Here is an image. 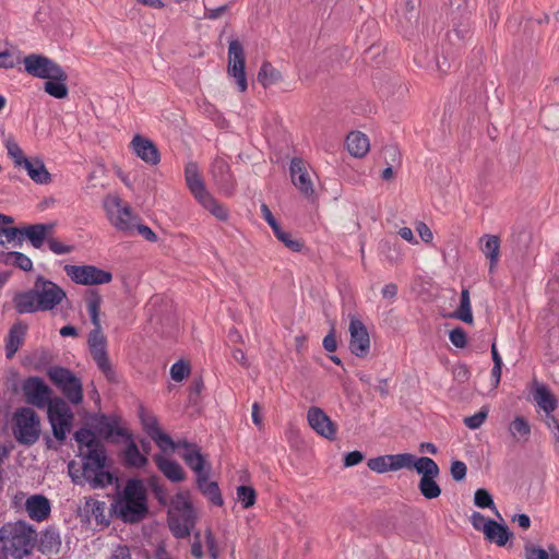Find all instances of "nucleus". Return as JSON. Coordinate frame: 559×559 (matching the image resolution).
Segmentation results:
<instances>
[{"mask_svg": "<svg viewBox=\"0 0 559 559\" xmlns=\"http://www.w3.org/2000/svg\"><path fill=\"white\" fill-rule=\"evenodd\" d=\"M82 456V477L93 489H102L112 484L114 475L106 471V449L96 433L86 427L74 432Z\"/></svg>", "mask_w": 559, "mask_h": 559, "instance_id": "1", "label": "nucleus"}, {"mask_svg": "<svg viewBox=\"0 0 559 559\" xmlns=\"http://www.w3.org/2000/svg\"><path fill=\"white\" fill-rule=\"evenodd\" d=\"M67 298L62 287L55 282L38 275L34 287L19 292L13 296L14 309L20 314L50 311Z\"/></svg>", "mask_w": 559, "mask_h": 559, "instance_id": "2", "label": "nucleus"}, {"mask_svg": "<svg viewBox=\"0 0 559 559\" xmlns=\"http://www.w3.org/2000/svg\"><path fill=\"white\" fill-rule=\"evenodd\" d=\"M100 304V295L97 292H92L86 299L87 311L94 325V329L90 332L87 337L88 349L97 368L102 371L104 377L109 382H117V373L107 353V341L102 333L99 320Z\"/></svg>", "mask_w": 559, "mask_h": 559, "instance_id": "3", "label": "nucleus"}, {"mask_svg": "<svg viewBox=\"0 0 559 559\" xmlns=\"http://www.w3.org/2000/svg\"><path fill=\"white\" fill-rule=\"evenodd\" d=\"M112 510L124 523L140 522L147 513V497L143 481L138 478L129 479L122 493L114 501Z\"/></svg>", "mask_w": 559, "mask_h": 559, "instance_id": "4", "label": "nucleus"}, {"mask_svg": "<svg viewBox=\"0 0 559 559\" xmlns=\"http://www.w3.org/2000/svg\"><path fill=\"white\" fill-rule=\"evenodd\" d=\"M34 533L25 521L9 522L0 528V543L13 558L24 559L34 547Z\"/></svg>", "mask_w": 559, "mask_h": 559, "instance_id": "5", "label": "nucleus"}, {"mask_svg": "<svg viewBox=\"0 0 559 559\" xmlns=\"http://www.w3.org/2000/svg\"><path fill=\"white\" fill-rule=\"evenodd\" d=\"M168 524L176 538H185L190 535L195 524V514L188 492H178L171 498Z\"/></svg>", "mask_w": 559, "mask_h": 559, "instance_id": "6", "label": "nucleus"}, {"mask_svg": "<svg viewBox=\"0 0 559 559\" xmlns=\"http://www.w3.org/2000/svg\"><path fill=\"white\" fill-rule=\"evenodd\" d=\"M13 436L24 445L35 444L40 436V419L29 407L17 408L13 414Z\"/></svg>", "mask_w": 559, "mask_h": 559, "instance_id": "7", "label": "nucleus"}, {"mask_svg": "<svg viewBox=\"0 0 559 559\" xmlns=\"http://www.w3.org/2000/svg\"><path fill=\"white\" fill-rule=\"evenodd\" d=\"M104 207L109 222L116 229L127 236L134 234V226H136L140 217L119 197H107L104 201Z\"/></svg>", "mask_w": 559, "mask_h": 559, "instance_id": "8", "label": "nucleus"}, {"mask_svg": "<svg viewBox=\"0 0 559 559\" xmlns=\"http://www.w3.org/2000/svg\"><path fill=\"white\" fill-rule=\"evenodd\" d=\"M47 415L53 437L58 441L63 442L72 428L73 412L66 401L55 397L47 406Z\"/></svg>", "mask_w": 559, "mask_h": 559, "instance_id": "9", "label": "nucleus"}, {"mask_svg": "<svg viewBox=\"0 0 559 559\" xmlns=\"http://www.w3.org/2000/svg\"><path fill=\"white\" fill-rule=\"evenodd\" d=\"M412 468H414L417 474L421 475L418 484L420 493L426 499L438 498L441 493V488L435 480L440 473L438 464L428 456H415L414 463H412Z\"/></svg>", "mask_w": 559, "mask_h": 559, "instance_id": "10", "label": "nucleus"}, {"mask_svg": "<svg viewBox=\"0 0 559 559\" xmlns=\"http://www.w3.org/2000/svg\"><path fill=\"white\" fill-rule=\"evenodd\" d=\"M47 374L69 402L74 405L82 402V383L72 371L63 367L55 366L49 368Z\"/></svg>", "mask_w": 559, "mask_h": 559, "instance_id": "11", "label": "nucleus"}, {"mask_svg": "<svg viewBox=\"0 0 559 559\" xmlns=\"http://www.w3.org/2000/svg\"><path fill=\"white\" fill-rule=\"evenodd\" d=\"M66 274L72 282L80 285H102L111 282L112 274L109 271L95 265H70L64 266Z\"/></svg>", "mask_w": 559, "mask_h": 559, "instance_id": "12", "label": "nucleus"}, {"mask_svg": "<svg viewBox=\"0 0 559 559\" xmlns=\"http://www.w3.org/2000/svg\"><path fill=\"white\" fill-rule=\"evenodd\" d=\"M25 71L38 79H50L51 76L62 78V68L52 59L39 55L29 53L23 60Z\"/></svg>", "mask_w": 559, "mask_h": 559, "instance_id": "13", "label": "nucleus"}, {"mask_svg": "<svg viewBox=\"0 0 559 559\" xmlns=\"http://www.w3.org/2000/svg\"><path fill=\"white\" fill-rule=\"evenodd\" d=\"M245 68L246 58L243 47L239 40L234 39L229 43L228 46L227 72L236 80L238 90L240 92H246L248 88Z\"/></svg>", "mask_w": 559, "mask_h": 559, "instance_id": "14", "label": "nucleus"}, {"mask_svg": "<svg viewBox=\"0 0 559 559\" xmlns=\"http://www.w3.org/2000/svg\"><path fill=\"white\" fill-rule=\"evenodd\" d=\"M22 391L26 402L39 409L46 408L51 399V389L39 377H28L22 383Z\"/></svg>", "mask_w": 559, "mask_h": 559, "instance_id": "15", "label": "nucleus"}, {"mask_svg": "<svg viewBox=\"0 0 559 559\" xmlns=\"http://www.w3.org/2000/svg\"><path fill=\"white\" fill-rule=\"evenodd\" d=\"M415 455L411 453L385 454L371 457L367 461V466L372 472L384 474L395 472L401 468H412Z\"/></svg>", "mask_w": 559, "mask_h": 559, "instance_id": "16", "label": "nucleus"}, {"mask_svg": "<svg viewBox=\"0 0 559 559\" xmlns=\"http://www.w3.org/2000/svg\"><path fill=\"white\" fill-rule=\"evenodd\" d=\"M289 174L292 182L298 189V191L305 198L313 200L316 192L307 163L299 157L292 158L289 164Z\"/></svg>", "mask_w": 559, "mask_h": 559, "instance_id": "17", "label": "nucleus"}, {"mask_svg": "<svg viewBox=\"0 0 559 559\" xmlns=\"http://www.w3.org/2000/svg\"><path fill=\"white\" fill-rule=\"evenodd\" d=\"M349 350L353 355L364 358L370 349V336L364 322L352 317L349 322Z\"/></svg>", "mask_w": 559, "mask_h": 559, "instance_id": "18", "label": "nucleus"}, {"mask_svg": "<svg viewBox=\"0 0 559 559\" xmlns=\"http://www.w3.org/2000/svg\"><path fill=\"white\" fill-rule=\"evenodd\" d=\"M309 426L320 437L333 441L336 439L337 425L328 416V414L318 406H311L307 412Z\"/></svg>", "mask_w": 559, "mask_h": 559, "instance_id": "19", "label": "nucleus"}, {"mask_svg": "<svg viewBox=\"0 0 559 559\" xmlns=\"http://www.w3.org/2000/svg\"><path fill=\"white\" fill-rule=\"evenodd\" d=\"M107 433L108 435H117L120 437H126L128 439V444L123 451V460L126 465L130 467L141 468L147 464V457L142 454L136 445V443L132 440L131 436L127 433V431L118 427L114 424H107Z\"/></svg>", "mask_w": 559, "mask_h": 559, "instance_id": "20", "label": "nucleus"}, {"mask_svg": "<svg viewBox=\"0 0 559 559\" xmlns=\"http://www.w3.org/2000/svg\"><path fill=\"white\" fill-rule=\"evenodd\" d=\"M210 171L216 187L225 194H231L235 188V180L228 159L217 156L213 160Z\"/></svg>", "mask_w": 559, "mask_h": 559, "instance_id": "21", "label": "nucleus"}, {"mask_svg": "<svg viewBox=\"0 0 559 559\" xmlns=\"http://www.w3.org/2000/svg\"><path fill=\"white\" fill-rule=\"evenodd\" d=\"M181 444L180 449H182V452L180 455L185 463L194 472L195 477L211 472V465L206 463L204 455L195 443L183 440Z\"/></svg>", "mask_w": 559, "mask_h": 559, "instance_id": "22", "label": "nucleus"}, {"mask_svg": "<svg viewBox=\"0 0 559 559\" xmlns=\"http://www.w3.org/2000/svg\"><path fill=\"white\" fill-rule=\"evenodd\" d=\"M133 153L146 164L157 165L160 160L156 145L147 138L140 134L134 135L131 141Z\"/></svg>", "mask_w": 559, "mask_h": 559, "instance_id": "23", "label": "nucleus"}, {"mask_svg": "<svg viewBox=\"0 0 559 559\" xmlns=\"http://www.w3.org/2000/svg\"><path fill=\"white\" fill-rule=\"evenodd\" d=\"M53 229V223L27 225L22 227V236L25 237L35 249H40L45 243L48 245Z\"/></svg>", "mask_w": 559, "mask_h": 559, "instance_id": "24", "label": "nucleus"}, {"mask_svg": "<svg viewBox=\"0 0 559 559\" xmlns=\"http://www.w3.org/2000/svg\"><path fill=\"white\" fill-rule=\"evenodd\" d=\"M185 179L187 187L197 201L210 193L200 176L199 166L195 162L187 163L185 167Z\"/></svg>", "mask_w": 559, "mask_h": 559, "instance_id": "25", "label": "nucleus"}, {"mask_svg": "<svg viewBox=\"0 0 559 559\" xmlns=\"http://www.w3.org/2000/svg\"><path fill=\"white\" fill-rule=\"evenodd\" d=\"M60 532L55 526H48L40 533L38 542V550L46 556H53L60 551L61 548Z\"/></svg>", "mask_w": 559, "mask_h": 559, "instance_id": "26", "label": "nucleus"}, {"mask_svg": "<svg viewBox=\"0 0 559 559\" xmlns=\"http://www.w3.org/2000/svg\"><path fill=\"white\" fill-rule=\"evenodd\" d=\"M153 460L158 471L170 481L179 483L186 478L185 471L178 462L170 460L163 454H155Z\"/></svg>", "mask_w": 559, "mask_h": 559, "instance_id": "27", "label": "nucleus"}, {"mask_svg": "<svg viewBox=\"0 0 559 559\" xmlns=\"http://www.w3.org/2000/svg\"><path fill=\"white\" fill-rule=\"evenodd\" d=\"M25 508L28 516L37 522L46 520L50 515V501L43 495H34L27 498Z\"/></svg>", "mask_w": 559, "mask_h": 559, "instance_id": "28", "label": "nucleus"}, {"mask_svg": "<svg viewBox=\"0 0 559 559\" xmlns=\"http://www.w3.org/2000/svg\"><path fill=\"white\" fill-rule=\"evenodd\" d=\"M26 331L27 325L23 322H16L10 328L5 338V356L8 359H11L23 345Z\"/></svg>", "mask_w": 559, "mask_h": 559, "instance_id": "29", "label": "nucleus"}, {"mask_svg": "<svg viewBox=\"0 0 559 559\" xmlns=\"http://www.w3.org/2000/svg\"><path fill=\"white\" fill-rule=\"evenodd\" d=\"M479 242L481 252L489 260V273H493L500 258V239L495 235H484Z\"/></svg>", "mask_w": 559, "mask_h": 559, "instance_id": "30", "label": "nucleus"}, {"mask_svg": "<svg viewBox=\"0 0 559 559\" xmlns=\"http://www.w3.org/2000/svg\"><path fill=\"white\" fill-rule=\"evenodd\" d=\"M348 153L354 156L361 158L370 148L368 136L360 131H352L345 141Z\"/></svg>", "mask_w": 559, "mask_h": 559, "instance_id": "31", "label": "nucleus"}, {"mask_svg": "<svg viewBox=\"0 0 559 559\" xmlns=\"http://www.w3.org/2000/svg\"><path fill=\"white\" fill-rule=\"evenodd\" d=\"M21 168L25 169L28 177L37 185H47L51 180L44 162L38 157L28 158Z\"/></svg>", "mask_w": 559, "mask_h": 559, "instance_id": "32", "label": "nucleus"}, {"mask_svg": "<svg viewBox=\"0 0 559 559\" xmlns=\"http://www.w3.org/2000/svg\"><path fill=\"white\" fill-rule=\"evenodd\" d=\"M534 400L539 408L545 412V419L554 416V411L557 407V400L550 390L544 384H537L534 392Z\"/></svg>", "mask_w": 559, "mask_h": 559, "instance_id": "33", "label": "nucleus"}, {"mask_svg": "<svg viewBox=\"0 0 559 559\" xmlns=\"http://www.w3.org/2000/svg\"><path fill=\"white\" fill-rule=\"evenodd\" d=\"M210 473L197 477V486L199 490L215 506H223V498L218 484L209 480Z\"/></svg>", "mask_w": 559, "mask_h": 559, "instance_id": "34", "label": "nucleus"}, {"mask_svg": "<svg viewBox=\"0 0 559 559\" xmlns=\"http://www.w3.org/2000/svg\"><path fill=\"white\" fill-rule=\"evenodd\" d=\"M484 535L488 542L495 543L498 546H504L512 536V533L506 524L490 521Z\"/></svg>", "mask_w": 559, "mask_h": 559, "instance_id": "35", "label": "nucleus"}, {"mask_svg": "<svg viewBox=\"0 0 559 559\" xmlns=\"http://www.w3.org/2000/svg\"><path fill=\"white\" fill-rule=\"evenodd\" d=\"M83 512L88 520H95L96 524L108 525L109 523L106 519V503L104 501L93 498L87 499L84 503Z\"/></svg>", "mask_w": 559, "mask_h": 559, "instance_id": "36", "label": "nucleus"}, {"mask_svg": "<svg viewBox=\"0 0 559 559\" xmlns=\"http://www.w3.org/2000/svg\"><path fill=\"white\" fill-rule=\"evenodd\" d=\"M62 75V78L51 76L50 79H47V81L44 83V91L57 99H63L69 94V88L66 84L68 80V74L63 69Z\"/></svg>", "mask_w": 559, "mask_h": 559, "instance_id": "37", "label": "nucleus"}, {"mask_svg": "<svg viewBox=\"0 0 559 559\" xmlns=\"http://www.w3.org/2000/svg\"><path fill=\"white\" fill-rule=\"evenodd\" d=\"M205 210L222 222H226L229 217L228 210L221 204L211 193L206 194L198 201Z\"/></svg>", "mask_w": 559, "mask_h": 559, "instance_id": "38", "label": "nucleus"}, {"mask_svg": "<svg viewBox=\"0 0 559 559\" xmlns=\"http://www.w3.org/2000/svg\"><path fill=\"white\" fill-rule=\"evenodd\" d=\"M454 317L464 323L473 322V312L471 306L469 292L467 288H463L461 292L460 306L455 311Z\"/></svg>", "mask_w": 559, "mask_h": 559, "instance_id": "39", "label": "nucleus"}, {"mask_svg": "<svg viewBox=\"0 0 559 559\" xmlns=\"http://www.w3.org/2000/svg\"><path fill=\"white\" fill-rule=\"evenodd\" d=\"M4 146L7 148L8 156L12 159L14 167L21 168L23 164L28 159L19 143L9 136L4 140Z\"/></svg>", "mask_w": 559, "mask_h": 559, "instance_id": "40", "label": "nucleus"}, {"mask_svg": "<svg viewBox=\"0 0 559 559\" xmlns=\"http://www.w3.org/2000/svg\"><path fill=\"white\" fill-rule=\"evenodd\" d=\"M509 432L516 440L527 439L531 435V426L525 417L516 416L509 425Z\"/></svg>", "mask_w": 559, "mask_h": 559, "instance_id": "41", "label": "nucleus"}, {"mask_svg": "<svg viewBox=\"0 0 559 559\" xmlns=\"http://www.w3.org/2000/svg\"><path fill=\"white\" fill-rule=\"evenodd\" d=\"M155 444L162 450H176L181 448L183 440L174 441L169 435L164 432L162 429L150 436Z\"/></svg>", "mask_w": 559, "mask_h": 559, "instance_id": "42", "label": "nucleus"}, {"mask_svg": "<svg viewBox=\"0 0 559 559\" xmlns=\"http://www.w3.org/2000/svg\"><path fill=\"white\" fill-rule=\"evenodd\" d=\"M280 79V73L276 71L271 63L264 62L258 73L259 82L264 86L274 84Z\"/></svg>", "mask_w": 559, "mask_h": 559, "instance_id": "43", "label": "nucleus"}, {"mask_svg": "<svg viewBox=\"0 0 559 559\" xmlns=\"http://www.w3.org/2000/svg\"><path fill=\"white\" fill-rule=\"evenodd\" d=\"M139 417L143 429L148 436H152L153 433L160 430L157 418L154 415L147 413L143 407L140 408Z\"/></svg>", "mask_w": 559, "mask_h": 559, "instance_id": "44", "label": "nucleus"}, {"mask_svg": "<svg viewBox=\"0 0 559 559\" xmlns=\"http://www.w3.org/2000/svg\"><path fill=\"white\" fill-rule=\"evenodd\" d=\"M474 503L476 507L481 508V509H485V508L491 509V510L496 511L498 516H500V514L498 513V511L496 509L492 496L489 493L488 490H486L484 488L477 489L474 493Z\"/></svg>", "mask_w": 559, "mask_h": 559, "instance_id": "45", "label": "nucleus"}, {"mask_svg": "<svg viewBox=\"0 0 559 559\" xmlns=\"http://www.w3.org/2000/svg\"><path fill=\"white\" fill-rule=\"evenodd\" d=\"M237 498L243 509H249L255 503L257 493L252 487L242 485L237 488Z\"/></svg>", "mask_w": 559, "mask_h": 559, "instance_id": "46", "label": "nucleus"}, {"mask_svg": "<svg viewBox=\"0 0 559 559\" xmlns=\"http://www.w3.org/2000/svg\"><path fill=\"white\" fill-rule=\"evenodd\" d=\"M274 235L292 251L299 252L301 250L302 243L296 239H293L292 235L288 231H285L282 228H280L278 231L274 233Z\"/></svg>", "mask_w": 559, "mask_h": 559, "instance_id": "47", "label": "nucleus"}, {"mask_svg": "<svg viewBox=\"0 0 559 559\" xmlns=\"http://www.w3.org/2000/svg\"><path fill=\"white\" fill-rule=\"evenodd\" d=\"M488 416V409L486 407L480 408L477 413L472 416L464 418V425L469 429H478Z\"/></svg>", "mask_w": 559, "mask_h": 559, "instance_id": "48", "label": "nucleus"}, {"mask_svg": "<svg viewBox=\"0 0 559 559\" xmlns=\"http://www.w3.org/2000/svg\"><path fill=\"white\" fill-rule=\"evenodd\" d=\"M551 551H555V548L549 547V551L534 545L525 546V559H550Z\"/></svg>", "mask_w": 559, "mask_h": 559, "instance_id": "49", "label": "nucleus"}, {"mask_svg": "<svg viewBox=\"0 0 559 559\" xmlns=\"http://www.w3.org/2000/svg\"><path fill=\"white\" fill-rule=\"evenodd\" d=\"M190 373L189 364L179 360L170 367V376L174 381L180 382Z\"/></svg>", "mask_w": 559, "mask_h": 559, "instance_id": "50", "label": "nucleus"}, {"mask_svg": "<svg viewBox=\"0 0 559 559\" xmlns=\"http://www.w3.org/2000/svg\"><path fill=\"white\" fill-rule=\"evenodd\" d=\"M11 257L14 259L13 266H16L25 272L33 270V262L26 254L19 251H11Z\"/></svg>", "mask_w": 559, "mask_h": 559, "instance_id": "51", "label": "nucleus"}, {"mask_svg": "<svg viewBox=\"0 0 559 559\" xmlns=\"http://www.w3.org/2000/svg\"><path fill=\"white\" fill-rule=\"evenodd\" d=\"M449 338L451 343L457 348H464L467 344L466 333L461 326L451 330Z\"/></svg>", "mask_w": 559, "mask_h": 559, "instance_id": "52", "label": "nucleus"}, {"mask_svg": "<svg viewBox=\"0 0 559 559\" xmlns=\"http://www.w3.org/2000/svg\"><path fill=\"white\" fill-rule=\"evenodd\" d=\"M48 247L49 249L55 253V254H68V253H71L73 250H74V246L72 245H66L59 240H57L56 238H53L52 236L49 238V241H48Z\"/></svg>", "mask_w": 559, "mask_h": 559, "instance_id": "53", "label": "nucleus"}, {"mask_svg": "<svg viewBox=\"0 0 559 559\" xmlns=\"http://www.w3.org/2000/svg\"><path fill=\"white\" fill-rule=\"evenodd\" d=\"M17 235L22 236V228L0 226V245L13 241Z\"/></svg>", "mask_w": 559, "mask_h": 559, "instance_id": "54", "label": "nucleus"}, {"mask_svg": "<svg viewBox=\"0 0 559 559\" xmlns=\"http://www.w3.org/2000/svg\"><path fill=\"white\" fill-rule=\"evenodd\" d=\"M490 521V519H486L485 515L477 511H474L471 515V522L473 527L477 531H483L484 534Z\"/></svg>", "mask_w": 559, "mask_h": 559, "instance_id": "55", "label": "nucleus"}, {"mask_svg": "<svg viewBox=\"0 0 559 559\" xmlns=\"http://www.w3.org/2000/svg\"><path fill=\"white\" fill-rule=\"evenodd\" d=\"M545 424L551 431L555 441V451L559 454V421L556 417H549L548 419H545Z\"/></svg>", "mask_w": 559, "mask_h": 559, "instance_id": "56", "label": "nucleus"}, {"mask_svg": "<svg viewBox=\"0 0 559 559\" xmlns=\"http://www.w3.org/2000/svg\"><path fill=\"white\" fill-rule=\"evenodd\" d=\"M467 467L462 461H453L451 464V475L456 481L463 480L466 476Z\"/></svg>", "mask_w": 559, "mask_h": 559, "instance_id": "57", "label": "nucleus"}, {"mask_svg": "<svg viewBox=\"0 0 559 559\" xmlns=\"http://www.w3.org/2000/svg\"><path fill=\"white\" fill-rule=\"evenodd\" d=\"M141 235L145 240L155 242L157 240L156 234L147 226L141 223V219L136 222L134 226V233Z\"/></svg>", "mask_w": 559, "mask_h": 559, "instance_id": "58", "label": "nucleus"}, {"mask_svg": "<svg viewBox=\"0 0 559 559\" xmlns=\"http://www.w3.org/2000/svg\"><path fill=\"white\" fill-rule=\"evenodd\" d=\"M322 345L326 352L334 353L336 350L337 342L334 326H332L331 331L324 336Z\"/></svg>", "mask_w": 559, "mask_h": 559, "instance_id": "59", "label": "nucleus"}, {"mask_svg": "<svg viewBox=\"0 0 559 559\" xmlns=\"http://www.w3.org/2000/svg\"><path fill=\"white\" fill-rule=\"evenodd\" d=\"M261 213L263 215V218L272 228L273 233L278 231V229L282 228L280 224L276 222L269 206L264 203L261 205Z\"/></svg>", "mask_w": 559, "mask_h": 559, "instance_id": "60", "label": "nucleus"}, {"mask_svg": "<svg viewBox=\"0 0 559 559\" xmlns=\"http://www.w3.org/2000/svg\"><path fill=\"white\" fill-rule=\"evenodd\" d=\"M364 460V454L360 451L348 452L344 456V466L352 467L359 464Z\"/></svg>", "mask_w": 559, "mask_h": 559, "instance_id": "61", "label": "nucleus"}, {"mask_svg": "<svg viewBox=\"0 0 559 559\" xmlns=\"http://www.w3.org/2000/svg\"><path fill=\"white\" fill-rule=\"evenodd\" d=\"M388 252L385 253V259L391 263H397L402 259V253L399 247L395 245L386 243Z\"/></svg>", "mask_w": 559, "mask_h": 559, "instance_id": "62", "label": "nucleus"}, {"mask_svg": "<svg viewBox=\"0 0 559 559\" xmlns=\"http://www.w3.org/2000/svg\"><path fill=\"white\" fill-rule=\"evenodd\" d=\"M205 542H206V545H207L211 558L212 559H217L218 551H217L216 540L214 538L213 533L210 530H207L205 532Z\"/></svg>", "mask_w": 559, "mask_h": 559, "instance_id": "63", "label": "nucleus"}, {"mask_svg": "<svg viewBox=\"0 0 559 559\" xmlns=\"http://www.w3.org/2000/svg\"><path fill=\"white\" fill-rule=\"evenodd\" d=\"M416 231L418 233L419 237L425 242H431L433 239V235L431 229L423 222L418 223L416 225Z\"/></svg>", "mask_w": 559, "mask_h": 559, "instance_id": "64", "label": "nucleus"}]
</instances>
